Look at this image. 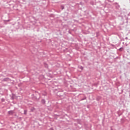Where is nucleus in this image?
<instances>
[{
  "label": "nucleus",
  "instance_id": "obj_1",
  "mask_svg": "<svg viewBox=\"0 0 130 130\" xmlns=\"http://www.w3.org/2000/svg\"><path fill=\"white\" fill-rule=\"evenodd\" d=\"M3 81V82H8V81H10V79L9 78H4Z\"/></svg>",
  "mask_w": 130,
  "mask_h": 130
},
{
  "label": "nucleus",
  "instance_id": "obj_15",
  "mask_svg": "<svg viewBox=\"0 0 130 130\" xmlns=\"http://www.w3.org/2000/svg\"><path fill=\"white\" fill-rule=\"evenodd\" d=\"M62 94H63V92H61V96H62Z\"/></svg>",
  "mask_w": 130,
  "mask_h": 130
},
{
  "label": "nucleus",
  "instance_id": "obj_2",
  "mask_svg": "<svg viewBox=\"0 0 130 130\" xmlns=\"http://www.w3.org/2000/svg\"><path fill=\"white\" fill-rule=\"evenodd\" d=\"M8 114H9V115H13V114H14V111H8Z\"/></svg>",
  "mask_w": 130,
  "mask_h": 130
},
{
  "label": "nucleus",
  "instance_id": "obj_5",
  "mask_svg": "<svg viewBox=\"0 0 130 130\" xmlns=\"http://www.w3.org/2000/svg\"><path fill=\"white\" fill-rule=\"evenodd\" d=\"M41 102L42 104H45V102H46L45 100L44 99L42 100Z\"/></svg>",
  "mask_w": 130,
  "mask_h": 130
},
{
  "label": "nucleus",
  "instance_id": "obj_10",
  "mask_svg": "<svg viewBox=\"0 0 130 130\" xmlns=\"http://www.w3.org/2000/svg\"><path fill=\"white\" fill-rule=\"evenodd\" d=\"M96 37H98L99 36V32H96Z\"/></svg>",
  "mask_w": 130,
  "mask_h": 130
},
{
  "label": "nucleus",
  "instance_id": "obj_8",
  "mask_svg": "<svg viewBox=\"0 0 130 130\" xmlns=\"http://www.w3.org/2000/svg\"><path fill=\"white\" fill-rule=\"evenodd\" d=\"M61 10H63L64 9V6H63V5H61Z\"/></svg>",
  "mask_w": 130,
  "mask_h": 130
},
{
  "label": "nucleus",
  "instance_id": "obj_11",
  "mask_svg": "<svg viewBox=\"0 0 130 130\" xmlns=\"http://www.w3.org/2000/svg\"><path fill=\"white\" fill-rule=\"evenodd\" d=\"M122 48H123L122 47L120 48L119 49V51H122V50H121V49H122Z\"/></svg>",
  "mask_w": 130,
  "mask_h": 130
},
{
  "label": "nucleus",
  "instance_id": "obj_13",
  "mask_svg": "<svg viewBox=\"0 0 130 130\" xmlns=\"http://www.w3.org/2000/svg\"><path fill=\"white\" fill-rule=\"evenodd\" d=\"M128 21H127V18H126V23H128Z\"/></svg>",
  "mask_w": 130,
  "mask_h": 130
},
{
  "label": "nucleus",
  "instance_id": "obj_6",
  "mask_svg": "<svg viewBox=\"0 0 130 130\" xmlns=\"http://www.w3.org/2000/svg\"><path fill=\"white\" fill-rule=\"evenodd\" d=\"M24 114H25V115H26V114H27V110H24Z\"/></svg>",
  "mask_w": 130,
  "mask_h": 130
},
{
  "label": "nucleus",
  "instance_id": "obj_17",
  "mask_svg": "<svg viewBox=\"0 0 130 130\" xmlns=\"http://www.w3.org/2000/svg\"><path fill=\"white\" fill-rule=\"evenodd\" d=\"M125 39H127V37H126V38H125Z\"/></svg>",
  "mask_w": 130,
  "mask_h": 130
},
{
  "label": "nucleus",
  "instance_id": "obj_14",
  "mask_svg": "<svg viewBox=\"0 0 130 130\" xmlns=\"http://www.w3.org/2000/svg\"><path fill=\"white\" fill-rule=\"evenodd\" d=\"M80 69H81V70H83L84 69V68H83V67H81Z\"/></svg>",
  "mask_w": 130,
  "mask_h": 130
},
{
  "label": "nucleus",
  "instance_id": "obj_4",
  "mask_svg": "<svg viewBox=\"0 0 130 130\" xmlns=\"http://www.w3.org/2000/svg\"><path fill=\"white\" fill-rule=\"evenodd\" d=\"M44 67L46 68V69H48V65L46 63H44Z\"/></svg>",
  "mask_w": 130,
  "mask_h": 130
},
{
  "label": "nucleus",
  "instance_id": "obj_7",
  "mask_svg": "<svg viewBox=\"0 0 130 130\" xmlns=\"http://www.w3.org/2000/svg\"><path fill=\"white\" fill-rule=\"evenodd\" d=\"M87 99V97H86V96H84V98H83V99H81V101H83V100H86Z\"/></svg>",
  "mask_w": 130,
  "mask_h": 130
},
{
  "label": "nucleus",
  "instance_id": "obj_3",
  "mask_svg": "<svg viewBox=\"0 0 130 130\" xmlns=\"http://www.w3.org/2000/svg\"><path fill=\"white\" fill-rule=\"evenodd\" d=\"M49 110H50V111H52V110L53 109V106H51L50 107H48Z\"/></svg>",
  "mask_w": 130,
  "mask_h": 130
},
{
  "label": "nucleus",
  "instance_id": "obj_12",
  "mask_svg": "<svg viewBox=\"0 0 130 130\" xmlns=\"http://www.w3.org/2000/svg\"><path fill=\"white\" fill-rule=\"evenodd\" d=\"M11 99H12V100H14V99H15V98H14V96H12L11 97Z\"/></svg>",
  "mask_w": 130,
  "mask_h": 130
},
{
  "label": "nucleus",
  "instance_id": "obj_16",
  "mask_svg": "<svg viewBox=\"0 0 130 130\" xmlns=\"http://www.w3.org/2000/svg\"><path fill=\"white\" fill-rule=\"evenodd\" d=\"M7 22H10V20H7Z\"/></svg>",
  "mask_w": 130,
  "mask_h": 130
},
{
  "label": "nucleus",
  "instance_id": "obj_9",
  "mask_svg": "<svg viewBox=\"0 0 130 130\" xmlns=\"http://www.w3.org/2000/svg\"><path fill=\"white\" fill-rule=\"evenodd\" d=\"M1 101H2V102H5V99L2 98V99H1Z\"/></svg>",
  "mask_w": 130,
  "mask_h": 130
}]
</instances>
